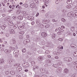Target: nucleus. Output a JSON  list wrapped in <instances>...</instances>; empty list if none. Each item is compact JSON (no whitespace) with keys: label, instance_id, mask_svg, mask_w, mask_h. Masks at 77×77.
Returning a JSON list of instances; mask_svg holds the SVG:
<instances>
[{"label":"nucleus","instance_id":"f257e3e1","mask_svg":"<svg viewBox=\"0 0 77 77\" xmlns=\"http://www.w3.org/2000/svg\"><path fill=\"white\" fill-rule=\"evenodd\" d=\"M22 65L23 67H28L29 66V64L28 63H24L22 64Z\"/></svg>","mask_w":77,"mask_h":77},{"label":"nucleus","instance_id":"f03ea898","mask_svg":"<svg viewBox=\"0 0 77 77\" xmlns=\"http://www.w3.org/2000/svg\"><path fill=\"white\" fill-rule=\"evenodd\" d=\"M5 63V60L1 58L0 59V64H4Z\"/></svg>","mask_w":77,"mask_h":77},{"label":"nucleus","instance_id":"7ed1b4c3","mask_svg":"<svg viewBox=\"0 0 77 77\" xmlns=\"http://www.w3.org/2000/svg\"><path fill=\"white\" fill-rule=\"evenodd\" d=\"M41 35L42 37L46 38L47 36V34L45 32H43L42 33Z\"/></svg>","mask_w":77,"mask_h":77},{"label":"nucleus","instance_id":"20e7f679","mask_svg":"<svg viewBox=\"0 0 77 77\" xmlns=\"http://www.w3.org/2000/svg\"><path fill=\"white\" fill-rule=\"evenodd\" d=\"M74 12H71L67 14V15L69 17H71V16H72Z\"/></svg>","mask_w":77,"mask_h":77},{"label":"nucleus","instance_id":"39448f33","mask_svg":"<svg viewBox=\"0 0 77 77\" xmlns=\"http://www.w3.org/2000/svg\"><path fill=\"white\" fill-rule=\"evenodd\" d=\"M70 47H72V48H76V46L74 44H71L70 45Z\"/></svg>","mask_w":77,"mask_h":77},{"label":"nucleus","instance_id":"423d86ee","mask_svg":"<svg viewBox=\"0 0 77 77\" xmlns=\"http://www.w3.org/2000/svg\"><path fill=\"white\" fill-rule=\"evenodd\" d=\"M22 69V68H21V67L18 66L17 67V71H21V70Z\"/></svg>","mask_w":77,"mask_h":77},{"label":"nucleus","instance_id":"0eeeda50","mask_svg":"<svg viewBox=\"0 0 77 77\" xmlns=\"http://www.w3.org/2000/svg\"><path fill=\"white\" fill-rule=\"evenodd\" d=\"M4 51L6 54H9V53L11 52V50H10L6 49Z\"/></svg>","mask_w":77,"mask_h":77},{"label":"nucleus","instance_id":"6e6552de","mask_svg":"<svg viewBox=\"0 0 77 77\" xmlns=\"http://www.w3.org/2000/svg\"><path fill=\"white\" fill-rule=\"evenodd\" d=\"M35 4L34 3H32L30 5V7H31V8H34L35 7Z\"/></svg>","mask_w":77,"mask_h":77},{"label":"nucleus","instance_id":"1a4fd4ad","mask_svg":"<svg viewBox=\"0 0 77 77\" xmlns=\"http://www.w3.org/2000/svg\"><path fill=\"white\" fill-rule=\"evenodd\" d=\"M8 24L10 26H12L14 25V23H13L12 22V21H10L8 22Z\"/></svg>","mask_w":77,"mask_h":77},{"label":"nucleus","instance_id":"9d476101","mask_svg":"<svg viewBox=\"0 0 77 77\" xmlns=\"http://www.w3.org/2000/svg\"><path fill=\"white\" fill-rule=\"evenodd\" d=\"M12 44H16V41H15V39H13L12 40V41L11 42Z\"/></svg>","mask_w":77,"mask_h":77},{"label":"nucleus","instance_id":"9b49d317","mask_svg":"<svg viewBox=\"0 0 77 77\" xmlns=\"http://www.w3.org/2000/svg\"><path fill=\"white\" fill-rule=\"evenodd\" d=\"M17 18H18V19H19V20H22L23 19V16H22L20 15L18 16Z\"/></svg>","mask_w":77,"mask_h":77},{"label":"nucleus","instance_id":"f8f14e48","mask_svg":"<svg viewBox=\"0 0 77 77\" xmlns=\"http://www.w3.org/2000/svg\"><path fill=\"white\" fill-rule=\"evenodd\" d=\"M38 59L39 61L42 60L44 59V57H40L38 58Z\"/></svg>","mask_w":77,"mask_h":77},{"label":"nucleus","instance_id":"ddd939ff","mask_svg":"<svg viewBox=\"0 0 77 77\" xmlns=\"http://www.w3.org/2000/svg\"><path fill=\"white\" fill-rule=\"evenodd\" d=\"M67 3L68 5H70L72 3V1L71 0H69L67 1Z\"/></svg>","mask_w":77,"mask_h":77},{"label":"nucleus","instance_id":"4468645a","mask_svg":"<svg viewBox=\"0 0 77 77\" xmlns=\"http://www.w3.org/2000/svg\"><path fill=\"white\" fill-rule=\"evenodd\" d=\"M33 18L34 17H30L28 18V20L30 21H32V20H33Z\"/></svg>","mask_w":77,"mask_h":77},{"label":"nucleus","instance_id":"2eb2a0df","mask_svg":"<svg viewBox=\"0 0 77 77\" xmlns=\"http://www.w3.org/2000/svg\"><path fill=\"white\" fill-rule=\"evenodd\" d=\"M10 32H11L10 33L11 34H14V33H15V31H14V30L13 29H11L10 30Z\"/></svg>","mask_w":77,"mask_h":77},{"label":"nucleus","instance_id":"dca6fc26","mask_svg":"<svg viewBox=\"0 0 77 77\" xmlns=\"http://www.w3.org/2000/svg\"><path fill=\"white\" fill-rule=\"evenodd\" d=\"M69 71V70L67 68L65 69L64 70V72H65V73H68Z\"/></svg>","mask_w":77,"mask_h":77},{"label":"nucleus","instance_id":"f3484780","mask_svg":"<svg viewBox=\"0 0 77 77\" xmlns=\"http://www.w3.org/2000/svg\"><path fill=\"white\" fill-rule=\"evenodd\" d=\"M24 26H20L18 27V29H20V30H22V29H23V28H24Z\"/></svg>","mask_w":77,"mask_h":77},{"label":"nucleus","instance_id":"a211bd4d","mask_svg":"<svg viewBox=\"0 0 77 77\" xmlns=\"http://www.w3.org/2000/svg\"><path fill=\"white\" fill-rule=\"evenodd\" d=\"M38 68H39V67L36 66H34L33 67V69H38Z\"/></svg>","mask_w":77,"mask_h":77},{"label":"nucleus","instance_id":"6ab92c4d","mask_svg":"<svg viewBox=\"0 0 77 77\" xmlns=\"http://www.w3.org/2000/svg\"><path fill=\"white\" fill-rule=\"evenodd\" d=\"M6 27V25H2V29H5V28Z\"/></svg>","mask_w":77,"mask_h":77},{"label":"nucleus","instance_id":"aec40b11","mask_svg":"<svg viewBox=\"0 0 77 77\" xmlns=\"http://www.w3.org/2000/svg\"><path fill=\"white\" fill-rule=\"evenodd\" d=\"M10 73L11 75H14L15 74V72L14 71H12L10 72Z\"/></svg>","mask_w":77,"mask_h":77},{"label":"nucleus","instance_id":"412c9836","mask_svg":"<svg viewBox=\"0 0 77 77\" xmlns=\"http://www.w3.org/2000/svg\"><path fill=\"white\" fill-rule=\"evenodd\" d=\"M24 16L26 18H28L30 16V15L28 14H26L24 15Z\"/></svg>","mask_w":77,"mask_h":77},{"label":"nucleus","instance_id":"4be33fe9","mask_svg":"<svg viewBox=\"0 0 77 77\" xmlns=\"http://www.w3.org/2000/svg\"><path fill=\"white\" fill-rule=\"evenodd\" d=\"M33 2L35 4H37L39 3V2H38V0H34Z\"/></svg>","mask_w":77,"mask_h":77},{"label":"nucleus","instance_id":"5701e85b","mask_svg":"<svg viewBox=\"0 0 77 77\" xmlns=\"http://www.w3.org/2000/svg\"><path fill=\"white\" fill-rule=\"evenodd\" d=\"M44 25L42 24L39 25V27L40 28H44Z\"/></svg>","mask_w":77,"mask_h":77},{"label":"nucleus","instance_id":"b1692460","mask_svg":"<svg viewBox=\"0 0 77 77\" xmlns=\"http://www.w3.org/2000/svg\"><path fill=\"white\" fill-rule=\"evenodd\" d=\"M40 71H41V72L44 73V72H45V69H42L40 70Z\"/></svg>","mask_w":77,"mask_h":77},{"label":"nucleus","instance_id":"393cba45","mask_svg":"<svg viewBox=\"0 0 77 77\" xmlns=\"http://www.w3.org/2000/svg\"><path fill=\"white\" fill-rule=\"evenodd\" d=\"M31 63L32 64V66H34V65H35V62L34 61L31 62Z\"/></svg>","mask_w":77,"mask_h":77},{"label":"nucleus","instance_id":"a878e982","mask_svg":"<svg viewBox=\"0 0 77 77\" xmlns=\"http://www.w3.org/2000/svg\"><path fill=\"white\" fill-rule=\"evenodd\" d=\"M52 37L53 38H56V34L55 33L53 34L52 36Z\"/></svg>","mask_w":77,"mask_h":77},{"label":"nucleus","instance_id":"bb28decb","mask_svg":"<svg viewBox=\"0 0 77 77\" xmlns=\"http://www.w3.org/2000/svg\"><path fill=\"white\" fill-rule=\"evenodd\" d=\"M9 48L10 49V50H14L15 49V48L12 47H10Z\"/></svg>","mask_w":77,"mask_h":77},{"label":"nucleus","instance_id":"cd10ccee","mask_svg":"<svg viewBox=\"0 0 77 77\" xmlns=\"http://www.w3.org/2000/svg\"><path fill=\"white\" fill-rule=\"evenodd\" d=\"M36 23L37 24H39L41 23V22H40V21L39 20H37L36 21Z\"/></svg>","mask_w":77,"mask_h":77},{"label":"nucleus","instance_id":"c85d7f7f","mask_svg":"<svg viewBox=\"0 0 77 77\" xmlns=\"http://www.w3.org/2000/svg\"><path fill=\"white\" fill-rule=\"evenodd\" d=\"M18 53V50H14L13 52V54H16V53Z\"/></svg>","mask_w":77,"mask_h":77},{"label":"nucleus","instance_id":"c756f323","mask_svg":"<svg viewBox=\"0 0 77 77\" xmlns=\"http://www.w3.org/2000/svg\"><path fill=\"white\" fill-rule=\"evenodd\" d=\"M17 14H20L21 13V11L20 10H17Z\"/></svg>","mask_w":77,"mask_h":77},{"label":"nucleus","instance_id":"7c9ffc66","mask_svg":"<svg viewBox=\"0 0 77 77\" xmlns=\"http://www.w3.org/2000/svg\"><path fill=\"white\" fill-rule=\"evenodd\" d=\"M68 57H65L64 59V60L65 61H68Z\"/></svg>","mask_w":77,"mask_h":77},{"label":"nucleus","instance_id":"2f4dec72","mask_svg":"<svg viewBox=\"0 0 77 77\" xmlns=\"http://www.w3.org/2000/svg\"><path fill=\"white\" fill-rule=\"evenodd\" d=\"M66 8L68 9H69L71 8V6L70 5H68L66 6Z\"/></svg>","mask_w":77,"mask_h":77},{"label":"nucleus","instance_id":"473e14b6","mask_svg":"<svg viewBox=\"0 0 77 77\" xmlns=\"http://www.w3.org/2000/svg\"><path fill=\"white\" fill-rule=\"evenodd\" d=\"M72 63L74 65H77V61H73L72 62Z\"/></svg>","mask_w":77,"mask_h":77},{"label":"nucleus","instance_id":"72a5a7b5","mask_svg":"<svg viewBox=\"0 0 77 77\" xmlns=\"http://www.w3.org/2000/svg\"><path fill=\"white\" fill-rule=\"evenodd\" d=\"M72 60V58L70 57H68V61H71Z\"/></svg>","mask_w":77,"mask_h":77},{"label":"nucleus","instance_id":"f704fd0d","mask_svg":"<svg viewBox=\"0 0 77 77\" xmlns=\"http://www.w3.org/2000/svg\"><path fill=\"white\" fill-rule=\"evenodd\" d=\"M5 74L6 75H8V74H9V72L7 70H6L5 72Z\"/></svg>","mask_w":77,"mask_h":77},{"label":"nucleus","instance_id":"c9c22d12","mask_svg":"<svg viewBox=\"0 0 77 77\" xmlns=\"http://www.w3.org/2000/svg\"><path fill=\"white\" fill-rule=\"evenodd\" d=\"M74 11H77V6L73 8Z\"/></svg>","mask_w":77,"mask_h":77},{"label":"nucleus","instance_id":"e433bc0d","mask_svg":"<svg viewBox=\"0 0 77 77\" xmlns=\"http://www.w3.org/2000/svg\"><path fill=\"white\" fill-rule=\"evenodd\" d=\"M24 5V7L25 8H27L28 7V5L27 4H25Z\"/></svg>","mask_w":77,"mask_h":77},{"label":"nucleus","instance_id":"4c0bfd02","mask_svg":"<svg viewBox=\"0 0 77 77\" xmlns=\"http://www.w3.org/2000/svg\"><path fill=\"white\" fill-rule=\"evenodd\" d=\"M22 38H23V35H20L19 36V38L20 39H22Z\"/></svg>","mask_w":77,"mask_h":77},{"label":"nucleus","instance_id":"58836bf2","mask_svg":"<svg viewBox=\"0 0 77 77\" xmlns=\"http://www.w3.org/2000/svg\"><path fill=\"white\" fill-rule=\"evenodd\" d=\"M25 51H26V49L24 48L22 50V52H23V53H25Z\"/></svg>","mask_w":77,"mask_h":77},{"label":"nucleus","instance_id":"ea45409f","mask_svg":"<svg viewBox=\"0 0 77 77\" xmlns=\"http://www.w3.org/2000/svg\"><path fill=\"white\" fill-rule=\"evenodd\" d=\"M71 30L72 31H73V30H74V29H75V28L74 27H72L71 28Z\"/></svg>","mask_w":77,"mask_h":77},{"label":"nucleus","instance_id":"a19ab883","mask_svg":"<svg viewBox=\"0 0 77 77\" xmlns=\"http://www.w3.org/2000/svg\"><path fill=\"white\" fill-rule=\"evenodd\" d=\"M26 41V40H25L23 41V43L24 44H27V41Z\"/></svg>","mask_w":77,"mask_h":77},{"label":"nucleus","instance_id":"79ce46f5","mask_svg":"<svg viewBox=\"0 0 77 77\" xmlns=\"http://www.w3.org/2000/svg\"><path fill=\"white\" fill-rule=\"evenodd\" d=\"M50 27V25H45V28H48V27Z\"/></svg>","mask_w":77,"mask_h":77},{"label":"nucleus","instance_id":"37998d69","mask_svg":"<svg viewBox=\"0 0 77 77\" xmlns=\"http://www.w3.org/2000/svg\"><path fill=\"white\" fill-rule=\"evenodd\" d=\"M62 21L63 22H65L66 21V20L64 18H62Z\"/></svg>","mask_w":77,"mask_h":77},{"label":"nucleus","instance_id":"c03bdc74","mask_svg":"<svg viewBox=\"0 0 77 77\" xmlns=\"http://www.w3.org/2000/svg\"><path fill=\"white\" fill-rule=\"evenodd\" d=\"M57 33L58 34V35H61V34H62V32L60 31L57 32Z\"/></svg>","mask_w":77,"mask_h":77},{"label":"nucleus","instance_id":"a18cd8bd","mask_svg":"<svg viewBox=\"0 0 77 77\" xmlns=\"http://www.w3.org/2000/svg\"><path fill=\"white\" fill-rule=\"evenodd\" d=\"M58 70H59V71H62V68L59 67L58 69Z\"/></svg>","mask_w":77,"mask_h":77},{"label":"nucleus","instance_id":"49530a36","mask_svg":"<svg viewBox=\"0 0 77 77\" xmlns=\"http://www.w3.org/2000/svg\"><path fill=\"white\" fill-rule=\"evenodd\" d=\"M24 32L23 31H22L20 32V34H21L22 35H23V34H24Z\"/></svg>","mask_w":77,"mask_h":77},{"label":"nucleus","instance_id":"de8ad7c7","mask_svg":"<svg viewBox=\"0 0 77 77\" xmlns=\"http://www.w3.org/2000/svg\"><path fill=\"white\" fill-rule=\"evenodd\" d=\"M26 41L27 43H29L30 42V40L29 39H27L26 40Z\"/></svg>","mask_w":77,"mask_h":77},{"label":"nucleus","instance_id":"09e8293b","mask_svg":"<svg viewBox=\"0 0 77 77\" xmlns=\"http://www.w3.org/2000/svg\"><path fill=\"white\" fill-rule=\"evenodd\" d=\"M22 13L24 15H25V14H26V11H22Z\"/></svg>","mask_w":77,"mask_h":77},{"label":"nucleus","instance_id":"8fccbe9b","mask_svg":"<svg viewBox=\"0 0 77 77\" xmlns=\"http://www.w3.org/2000/svg\"><path fill=\"white\" fill-rule=\"evenodd\" d=\"M45 53H46V54H48V53H50V51L47 50L45 52Z\"/></svg>","mask_w":77,"mask_h":77},{"label":"nucleus","instance_id":"3c124183","mask_svg":"<svg viewBox=\"0 0 77 77\" xmlns=\"http://www.w3.org/2000/svg\"><path fill=\"white\" fill-rule=\"evenodd\" d=\"M58 41H62L63 39L62 38H60L58 39Z\"/></svg>","mask_w":77,"mask_h":77},{"label":"nucleus","instance_id":"603ef678","mask_svg":"<svg viewBox=\"0 0 77 77\" xmlns=\"http://www.w3.org/2000/svg\"><path fill=\"white\" fill-rule=\"evenodd\" d=\"M59 0H58L57 1L55 2L56 4H58V3H59Z\"/></svg>","mask_w":77,"mask_h":77},{"label":"nucleus","instance_id":"864d4df0","mask_svg":"<svg viewBox=\"0 0 77 77\" xmlns=\"http://www.w3.org/2000/svg\"><path fill=\"white\" fill-rule=\"evenodd\" d=\"M53 66L55 68H57V65H56V64H54L53 65Z\"/></svg>","mask_w":77,"mask_h":77},{"label":"nucleus","instance_id":"5fc2aeb1","mask_svg":"<svg viewBox=\"0 0 77 77\" xmlns=\"http://www.w3.org/2000/svg\"><path fill=\"white\" fill-rule=\"evenodd\" d=\"M73 54L74 56H76L77 54H76V53L75 52H74Z\"/></svg>","mask_w":77,"mask_h":77},{"label":"nucleus","instance_id":"6e6d98bb","mask_svg":"<svg viewBox=\"0 0 77 77\" xmlns=\"http://www.w3.org/2000/svg\"><path fill=\"white\" fill-rule=\"evenodd\" d=\"M6 36L7 37H8L9 36V34L8 33H7L6 34Z\"/></svg>","mask_w":77,"mask_h":77},{"label":"nucleus","instance_id":"4d7b16f0","mask_svg":"<svg viewBox=\"0 0 77 77\" xmlns=\"http://www.w3.org/2000/svg\"><path fill=\"white\" fill-rule=\"evenodd\" d=\"M72 17H76V16H75V13L73 14Z\"/></svg>","mask_w":77,"mask_h":77},{"label":"nucleus","instance_id":"13d9d810","mask_svg":"<svg viewBox=\"0 0 77 77\" xmlns=\"http://www.w3.org/2000/svg\"><path fill=\"white\" fill-rule=\"evenodd\" d=\"M16 66H20V64L17 63L16 64L14 65V66H16Z\"/></svg>","mask_w":77,"mask_h":77},{"label":"nucleus","instance_id":"bf43d9fd","mask_svg":"<svg viewBox=\"0 0 77 77\" xmlns=\"http://www.w3.org/2000/svg\"><path fill=\"white\" fill-rule=\"evenodd\" d=\"M74 69H77V66H75L74 67Z\"/></svg>","mask_w":77,"mask_h":77},{"label":"nucleus","instance_id":"052dcab7","mask_svg":"<svg viewBox=\"0 0 77 77\" xmlns=\"http://www.w3.org/2000/svg\"><path fill=\"white\" fill-rule=\"evenodd\" d=\"M18 57V55H17V54H16L15 55V58H17Z\"/></svg>","mask_w":77,"mask_h":77},{"label":"nucleus","instance_id":"680f3d73","mask_svg":"<svg viewBox=\"0 0 77 77\" xmlns=\"http://www.w3.org/2000/svg\"><path fill=\"white\" fill-rule=\"evenodd\" d=\"M30 21H31V20H28V22H27V23H29V24L31 23V22Z\"/></svg>","mask_w":77,"mask_h":77},{"label":"nucleus","instance_id":"e2e57ef3","mask_svg":"<svg viewBox=\"0 0 77 77\" xmlns=\"http://www.w3.org/2000/svg\"><path fill=\"white\" fill-rule=\"evenodd\" d=\"M41 77H47V75H42Z\"/></svg>","mask_w":77,"mask_h":77},{"label":"nucleus","instance_id":"0e129e2a","mask_svg":"<svg viewBox=\"0 0 77 77\" xmlns=\"http://www.w3.org/2000/svg\"><path fill=\"white\" fill-rule=\"evenodd\" d=\"M60 31L61 32H63L64 30L63 29H61L60 30Z\"/></svg>","mask_w":77,"mask_h":77},{"label":"nucleus","instance_id":"69168bd1","mask_svg":"<svg viewBox=\"0 0 77 77\" xmlns=\"http://www.w3.org/2000/svg\"><path fill=\"white\" fill-rule=\"evenodd\" d=\"M26 38H27L28 39H29V35H27L26 36Z\"/></svg>","mask_w":77,"mask_h":77},{"label":"nucleus","instance_id":"338daca9","mask_svg":"<svg viewBox=\"0 0 77 77\" xmlns=\"http://www.w3.org/2000/svg\"><path fill=\"white\" fill-rule=\"evenodd\" d=\"M60 48H61V49H63V47L62 46H60Z\"/></svg>","mask_w":77,"mask_h":77},{"label":"nucleus","instance_id":"774afa93","mask_svg":"<svg viewBox=\"0 0 77 77\" xmlns=\"http://www.w3.org/2000/svg\"><path fill=\"white\" fill-rule=\"evenodd\" d=\"M17 77H21V76L19 75H18L16 76Z\"/></svg>","mask_w":77,"mask_h":77}]
</instances>
